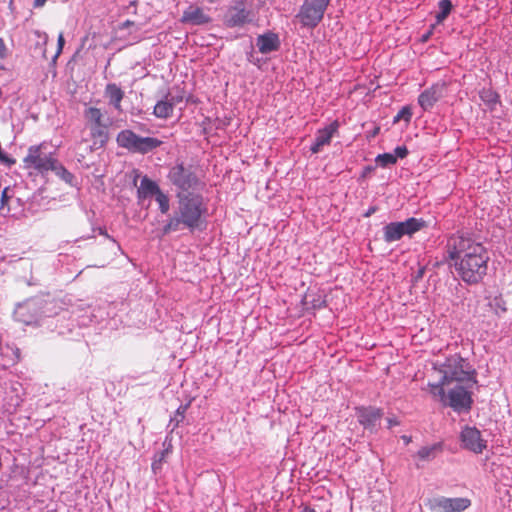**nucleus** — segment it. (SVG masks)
<instances>
[{"label":"nucleus","instance_id":"nucleus-2","mask_svg":"<svg viewBox=\"0 0 512 512\" xmlns=\"http://www.w3.org/2000/svg\"><path fill=\"white\" fill-rule=\"evenodd\" d=\"M178 197V210L164 226L163 234L179 231L182 228H187L190 231L202 229L207 212L202 197L198 195H178Z\"/></svg>","mask_w":512,"mask_h":512},{"label":"nucleus","instance_id":"nucleus-7","mask_svg":"<svg viewBox=\"0 0 512 512\" xmlns=\"http://www.w3.org/2000/svg\"><path fill=\"white\" fill-rule=\"evenodd\" d=\"M24 167L34 169L39 173H46L58 169V162L52 156L43 152V145H33L28 148L27 155L23 159Z\"/></svg>","mask_w":512,"mask_h":512},{"label":"nucleus","instance_id":"nucleus-34","mask_svg":"<svg viewBox=\"0 0 512 512\" xmlns=\"http://www.w3.org/2000/svg\"><path fill=\"white\" fill-rule=\"evenodd\" d=\"M9 190V187H6L2 191L0 210L4 209V207L8 204L9 199L11 198V195H9Z\"/></svg>","mask_w":512,"mask_h":512},{"label":"nucleus","instance_id":"nucleus-13","mask_svg":"<svg viewBox=\"0 0 512 512\" xmlns=\"http://www.w3.org/2000/svg\"><path fill=\"white\" fill-rule=\"evenodd\" d=\"M461 441L466 449L475 453H481L486 448L480 431L475 427H465L461 432Z\"/></svg>","mask_w":512,"mask_h":512},{"label":"nucleus","instance_id":"nucleus-40","mask_svg":"<svg viewBox=\"0 0 512 512\" xmlns=\"http://www.w3.org/2000/svg\"><path fill=\"white\" fill-rule=\"evenodd\" d=\"M47 0H34V7H42L45 5Z\"/></svg>","mask_w":512,"mask_h":512},{"label":"nucleus","instance_id":"nucleus-39","mask_svg":"<svg viewBox=\"0 0 512 512\" xmlns=\"http://www.w3.org/2000/svg\"><path fill=\"white\" fill-rule=\"evenodd\" d=\"M399 422L395 418H389L388 419V427L391 428L393 426L398 425Z\"/></svg>","mask_w":512,"mask_h":512},{"label":"nucleus","instance_id":"nucleus-1","mask_svg":"<svg viewBox=\"0 0 512 512\" xmlns=\"http://www.w3.org/2000/svg\"><path fill=\"white\" fill-rule=\"evenodd\" d=\"M447 258L458 276L467 284L479 283L487 273L489 254L483 244L471 236L455 234L446 243Z\"/></svg>","mask_w":512,"mask_h":512},{"label":"nucleus","instance_id":"nucleus-35","mask_svg":"<svg viewBox=\"0 0 512 512\" xmlns=\"http://www.w3.org/2000/svg\"><path fill=\"white\" fill-rule=\"evenodd\" d=\"M64 43H65V39H64V35L63 33L61 32L59 35H58V39H57V52L55 54V58H57L62 50H63V47H64Z\"/></svg>","mask_w":512,"mask_h":512},{"label":"nucleus","instance_id":"nucleus-42","mask_svg":"<svg viewBox=\"0 0 512 512\" xmlns=\"http://www.w3.org/2000/svg\"><path fill=\"white\" fill-rule=\"evenodd\" d=\"M301 512H315V510L309 506H305Z\"/></svg>","mask_w":512,"mask_h":512},{"label":"nucleus","instance_id":"nucleus-29","mask_svg":"<svg viewBox=\"0 0 512 512\" xmlns=\"http://www.w3.org/2000/svg\"><path fill=\"white\" fill-rule=\"evenodd\" d=\"M156 201L159 204V209L163 214H166L169 211L170 204L169 198L166 194H164L161 190H159L156 194Z\"/></svg>","mask_w":512,"mask_h":512},{"label":"nucleus","instance_id":"nucleus-28","mask_svg":"<svg viewBox=\"0 0 512 512\" xmlns=\"http://www.w3.org/2000/svg\"><path fill=\"white\" fill-rule=\"evenodd\" d=\"M439 6V13L436 15V21L438 24L442 23L448 15L451 13L452 10V2L450 0H441L438 4Z\"/></svg>","mask_w":512,"mask_h":512},{"label":"nucleus","instance_id":"nucleus-43","mask_svg":"<svg viewBox=\"0 0 512 512\" xmlns=\"http://www.w3.org/2000/svg\"><path fill=\"white\" fill-rule=\"evenodd\" d=\"M431 32L427 33L426 35L423 36V41H427L429 36H430Z\"/></svg>","mask_w":512,"mask_h":512},{"label":"nucleus","instance_id":"nucleus-22","mask_svg":"<svg viewBox=\"0 0 512 512\" xmlns=\"http://www.w3.org/2000/svg\"><path fill=\"white\" fill-rule=\"evenodd\" d=\"M86 45L89 50H95L100 46L106 48V46L102 44V34L99 31L91 29L86 33L81 41L82 47H85Z\"/></svg>","mask_w":512,"mask_h":512},{"label":"nucleus","instance_id":"nucleus-41","mask_svg":"<svg viewBox=\"0 0 512 512\" xmlns=\"http://www.w3.org/2000/svg\"><path fill=\"white\" fill-rule=\"evenodd\" d=\"M132 25H134V21L126 20L125 22H123L122 28H127V27H130Z\"/></svg>","mask_w":512,"mask_h":512},{"label":"nucleus","instance_id":"nucleus-5","mask_svg":"<svg viewBox=\"0 0 512 512\" xmlns=\"http://www.w3.org/2000/svg\"><path fill=\"white\" fill-rule=\"evenodd\" d=\"M116 141L120 147L140 154H146L162 145V141L155 137H141L129 129L120 131Z\"/></svg>","mask_w":512,"mask_h":512},{"label":"nucleus","instance_id":"nucleus-11","mask_svg":"<svg viewBox=\"0 0 512 512\" xmlns=\"http://www.w3.org/2000/svg\"><path fill=\"white\" fill-rule=\"evenodd\" d=\"M471 505L468 498L434 497L428 499L426 506L433 512H462Z\"/></svg>","mask_w":512,"mask_h":512},{"label":"nucleus","instance_id":"nucleus-27","mask_svg":"<svg viewBox=\"0 0 512 512\" xmlns=\"http://www.w3.org/2000/svg\"><path fill=\"white\" fill-rule=\"evenodd\" d=\"M163 451H161L158 455L155 456V459L152 463V470L156 473L157 470H160L162 468V464L166 461L167 456L171 453L172 445L171 443L166 444L164 443Z\"/></svg>","mask_w":512,"mask_h":512},{"label":"nucleus","instance_id":"nucleus-19","mask_svg":"<svg viewBox=\"0 0 512 512\" xmlns=\"http://www.w3.org/2000/svg\"><path fill=\"white\" fill-rule=\"evenodd\" d=\"M90 135L93 140V145L90 147V151L94 148H101L105 146L109 139L108 127L106 124L88 126Z\"/></svg>","mask_w":512,"mask_h":512},{"label":"nucleus","instance_id":"nucleus-31","mask_svg":"<svg viewBox=\"0 0 512 512\" xmlns=\"http://www.w3.org/2000/svg\"><path fill=\"white\" fill-rule=\"evenodd\" d=\"M439 447L437 445H433L431 447H422L417 455L419 458L423 459V460H428L430 458H434L435 457V452L436 450L438 449Z\"/></svg>","mask_w":512,"mask_h":512},{"label":"nucleus","instance_id":"nucleus-23","mask_svg":"<svg viewBox=\"0 0 512 512\" xmlns=\"http://www.w3.org/2000/svg\"><path fill=\"white\" fill-rule=\"evenodd\" d=\"M174 111V102L169 99L160 100L154 106L153 114L160 119H167L172 116Z\"/></svg>","mask_w":512,"mask_h":512},{"label":"nucleus","instance_id":"nucleus-32","mask_svg":"<svg viewBox=\"0 0 512 512\" xmlns=\"http://www.w3.org/2000/svg\"><path fill=\"white\" fill-rule=\"evenodd\" d=\"M411 117H412V111H411L410 107L404 106L401 110H399L397 115L394 117V122L396 123V122H399L400 120H405L407 123H409L411 120Z\"/></svg>","mask_w":512,"mask_h":512},{"label":"nucleus","instance_id":"nucleus-38","mask_svg":"<svg viewBox=\"0 0 512 512\" xmlns=\"http://www.w3.org/2000/svg\"><path fill=\"white\" fill-rule=\"evenodd\" d=\"M183 100V96H173L171 99H169L170 102H174V106L178 103H180Z\"/></svg>","mask_w":512,"mask_h":512},{"label":"nucleus","instance_id":"nucleus-24","mask_svg":"<svg viewBox=\"0 0 512 512\" xmlns=\"http://www.w3.org/2000/svg\"><path fill=\"white\" fill-rule=\"evenodd\" d=\"M32 309L28 304H20L14 311L16 321L30 325L34 322L35 316L31 313Z\"/></svg>","mask_w":512,"mask_h":512},{"label":"nucleus","instance_id":"nucleus-17","mask_svg":"<svg viewBox=\"0 0 512 512\" xmlns=\"http://www.w3.org/2000/svg\"><path fill=\"white\" fill-rule=\"evenodd\" d=\"M256 45L260 53L268 54L280 48V39L276 33L267 32L257 37Z\"/></svg>","mask_w":512,"mask_h":512},{"label":"nucleus","instance_id":"nucleus-33","mask_svg":"<svg viewBox=\"0 0 512 512\" xmlns=\"http://www.w3.org/2000/svg\"><path fill=\"white\" fill-rule=\"evenodd\" d=\"M8 349L11 350V353H12V356L9 357V364L10 365H15L17 364L19 361H20V358H21V352H20V349L18 347H15V346H7Z\"/></svg>","mask_w":512,"mask_h":512},{"label":"nucleus","instance_id":"nucleus-20","mask_svg":"<svg viewBox=\"0 0 512 512\" xmlns=\"http://www.w3.org/2000/svg\"><path fill=\"white\" fill-rule=\"evenodd\" d=\"M159 190L160 188L156 182L149 179L147 176H144L137 190V197L139 200H143L155 195Z\"/></svg>","mask_w":512,"mask_h":512},{"label":"nucleus","instance_id":"nucleus-3","mask_svg":"<svg viewBox=\"0 0 512 512\" xmlns=\"http://www.w3.org/2000/svg\"><path fill=\"white\" fill-rule=\"evenodd\" d=\"M442 379L439 383H429L431 395L439 401L445 400V387L454 383H477L476 370L459 354L448 357L442 364Z\"/></svg>","mask_w":512,"mask_h":512},{"label":"nucleus","instance_id":"nucleus-30","mask_svg":"<svg viewBox=\"0 0 512 512\" xmlns=\"http://www.w3.org/2000/svg\"><path fill=\"white\" fill-rule=\"evenodd\" d=\"M376 162L382 167L393 165L397 162V156L392 153L380 154L376 157Z\"/></svg>","mask_w":512,"mask_h":512},{"label":"nucleus","instance_id":"nucleus-10","mask_svg":"<svg viewBox=\"0 0 512 512\" xmlns=\"http://www.w3.org/2000/svg\"><path fill=\"white\" fill-rule=\"evenodd\" d=\"M168 178L173 185L182 191L194 189L198 185V178L192 168L183 164L173 166L169 171Z\"/></svg>","mask_w":512,"mask_h":512},{"label":"nucleus","instance_id":"nucleus-18","mask_svg":"<svg viewBox=\"0 0 512 512\" xmlns=\"http://www.w3.org/2000/svg\"><path fill=\"white\" fill-rule=\"evenodd\" d=\"M211 21V18L204 13L202 8L190 6L183 12L181 22L192 25H203Z\"/></svg>","mask_w":512,"mask_h":512},{"label":"nucleus","instance_id":"nucleus-6","mask_svg":"<svg viewBox=\"0 0 512 512\" xmlns=\"http://www.w3.org/2000/svg\"><path fill=\"white\" fill-rule=\"evenodd\" d=\"M477 383H454L445 387V400L441 401L445 406L455 411L468 410L472 404L471 389Z\"/></svg>","mask_w":512,"mask_h":512},{"label":"nucleus","instance_id":"nucleus-26","mask_svg":"<svg viewBox=\"0 0 512 512\" xmlns=\"http://www.w3.org/2000/svg\"><path fill=\"white\" fill-rule=\"evenodd\" d=\"M480 99L489 107H494L499 102V95L491 88H483L479 92Z\"/></svg>","mask_w":512,"mask_h":512},{"label":"nucleus","instance_id":"nucleus-4","mask_svg":"<svg viewBox=\"0 0 512 512\" xmlns=\"http://www.w3.org/2000/svg\"><path fill=\"white\" fill-rule=\"evenodd\" d=\"M506 302L501 295L486 297L478 302L474 317L484 329H493L498 326L499 319L506 313Z\"/></svg>","mask_w":512,"mask_h":512},{"label":"nucleus","instance_id":"nucleus-37","mask_svg":"<svg viewBox=\"0 0 512 512\" xmlns=\"http://www.w3.org/2000/svg\"><path fill=\"white\" fill-rule=\"evenodd\" d=\"M7 56V47L2 38H0V58L4 59Z\"/></svg>","mask_w":512,"mask_h":512},{"label":"nucleus","instance_id":"nucleus-12","mask_svg":"<svg viewBox=\"0 0 512 512\" xmlns=\"http://www.w3.org/2000/svg\"><path fill=\"white\" fill-rule=\"evenodd\" d=\"M446 89L447 86L445 82L434 83L418 96V104L425 111L431 110L434 105L445 95Z\"/></svg>","mask_w":512,"mask_h":512},{"label":"nucleus","instance_id":"nucleus-8","mask_svg":"<svg viewBox=\"0 0 512 512\" xmlns=\"http://www.w3.org/2000/svg\"><path fill=\"white\" fill-rule=\"evenodd\" d=\"M426 226L423 219L411 217L402 222H391L383 228L385 242L391 243L400 240L404 235L412 236Z\"/></svg>","mask_w":512,"mask_h":512},{"label":"nucleus","instance_id":"nucleus-16","mask_svg":"<svg viewBox=\"0 0 512 512\" xmlns=\"http://www.w3.org/2000/svg\"><path fill=\"white\" fill-rule=\"evenodd\" d=\"M359 423L366 429H374L378 421L382 418L383 412L375 407H362L357 409Z\"/></svg>","mask_w":512,"mask_h":512},{"label":"nucleus","instance_id":"nucleus-21","mask_svg":"<svg viewBox=\"0 0 512 512\" xmlns=\"http://www.w3.org/2000/svg\"><path fill=\"white\" fill-rule=\"evenodd\" d=\"M105 96L109 99V103L115 109L121 111V101L124 98L123 90L114 83H110L105 88Z\"/></svg>","mask_w":512,"mask_h":512},{"label":"nucleus","instance_id":"nucleus-45","mask_svg":"<svg viewBox=\"0 0 512 512\" xmlns=\"http://www.w3.org/2000/svg\"><path fill=\"white\" fill-rule=\"evenodd\" d=\"M371 213H372V210H369V212H367L366 216H369Z\"/></svg>","mask_w":512,"mask_h":512},{"label":"nucleus","instance_id":"nucleus-44","mask_svg":"<svg viewBox=\"0 0 512 512\" xmlns=\"http://www.w3.org/2000/svg\"><path fill=\"white\" fill-rule=\"evenodd\" d=\"M136 4H137V1H132V2L130 3V5H131V6H134V7L136 6Z\"/></svg>","mask_w":512,"mask_h":512},{"label":"nucleus","instance_id":"nucleus-14","mask_svg":"<svg viewBox=\"0 0 512 512\" xmlns=\"http://www.w3.org/2000/svg\"><path fill=\"white\" fill-rule=\"evenodd\" d=\"M339 128L338 121H333L328 126L324 127L317 131L314 143L312 144L310 150L312 153L316 154L321 151L323 146L330 144L333 135L337 132Z\"/></svg>","mask_w":512,"mask_h":512},{"label":"nucleus","instance_id":"nucleus-15","mask_svg":"<svg viewBox=\"0 0 512 512\" xmlns=\"http://www.w3.org/2000/svg\"><path fill=\"white\" fill-rule=\"evenodd\" d=\"M249 21V11L246 10L242 2L231 7L224 18L227 27L243 26Z\"/></svg>","mask_w":512,"mask_h":512},{"label":"nucleus","instance_id":"nucleus-36","mask_svg":"<svg viewBox=\"0 0 512 512\" xmlns=\"http://www.w3.org/2000/svg\"><path fill=\"white\" fill-rule=\"evenodd\" d=\"M394 155L397 156V158H405L408 155V149L406 146H398L394 150Z\"/></svg>","mask_w":512,"mask_h":512},{"label":"nucleus","instance_id":"nucleus-25","mask_svg":"<svg viewBox=\"0 0 512 512\" xmlns=\"http://www.w3.org/2000/svg\"><path fill=\"white\" fill-rule=\"evenodd\" d=\"M84 117L88 126L105 124L103 122V113L97 107H88L84 111Z\"/></svg>","mask_w":512,"mask_h":512},{"label":"nucleus","instance_id":"nucleus-9","mask_svg":"<svg viewBox=\"0 0 512 512\" xmlns=\"http://www.w3.org/2000/svg\"><path fill=\"white\" fill-rule=\"evenodd\" d=\"M330 0H306L297 17L306 27H316L322 20Z\"/></svg>","mask_w":512,"mask_h":512}]
</instances>
